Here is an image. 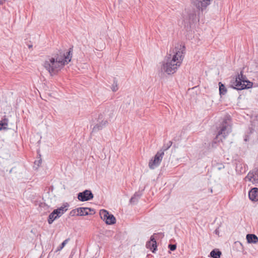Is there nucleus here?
I'll use <instances>...</instances> for the list:
<instances>
[{
	"mask_svg": "<svg viewBox=\"0 0 258 258\" xmlns=\"http://www.w3.org/2000/svg\"><path fill=\"white\" fill-rule=\"evenodd\" d=\"M73 55V47L64 52L59 50L53 57H49L43 63V67L51 76L56 74L71 60Z\"/></svg>",
	"mask_w": 258,
	"mask_h": 258,
	"instance_id": "nucleus-1",
	"label": "nucleus"
},
{
	"mask_svg": "<svg viewBox=\"0 0 258 258\" xmlns=\"http://www.w3.org/2000/svg\"><path fill=\"white\" fill-rule=\"evenodd\" d=\"M185 53V46L181 44L177 45L168 54L166 62L163 63L161 70L168 75L175 73L180 66Z\"/></svg>",
	"mask_w": 258,
	"mask_h": 258,
	"instance_id": "nucleus-2",
	"label": "nucleus"
},
{
	"mask_svg": "<svg viewBox=\"0 0 258 258\" xmlns=\"http://www.w3.org/2000/svg\"><path fill=\"white\" fill-rule=\"evenodd\" d=\"M253 83L248 80L242 72L238 74L235 78H233L230 81V86L233 89L241 90L249 89L252 87Z\"/></svg>",
	"mask_w": 258,
	"mask_h": 258,
	"instance_id": "nucleus-3",
	"label": "nucleus"
},
{
	"mask_svg": "<svg viewBox=\"0 0 258 258\" xmlns=\"http://www.w3.org/2000/svg\"><path fill=\"white\" fill-rule=\"evenodd\" d=\"M112 112L107 114L106 111L103 113H100L98 117L97 122L93 128L92 132H97L100 130H102L108 124V120L111 117V114Z\"/></svg>",
	"mask_w": 258,
	"mask_h": 258,
	"instance_id": "nucleus-4",
	"label": "nucleus"
},
{
	"mask_svg": "<svg viewBox=\"0 0 258 258\" xmlns=\"http://www.w3.org/2000/svg\"><path fill=\"white\" fill-rule=\"evenodd\" d=\"M231 132V126L228 123L226 120H223L222 122L221 128L219 131L218 134L216 138L214 139V141L212 143V146L213 147H215V145L217 142H219L220 140L222 141V139L221 137H222L223 139H225L226 137Z\"/></svg>",
	"mask_w": 258,
	"mask_h": 258,
	"instance_id": "nucleus-5",
	"label": "nucleus"
},
{
	"mask_svg": "<svg viewBox=\"0 0 258 258\" xmlns=\"http://www.w3.org/2000/svg\"><path fill=\"white\" fill-rule=\"evenodd\" d=\"M183 21L185 27H188L196 21V11L194 9H185L183 13Z\"/></svg>",
	"mask_w": 258,
	"mask_h": 258,
	"instance_id": "nucleus-6",
	"label": "nucleus"
},
{
	"mask_svg": "<svg viewBox=\"0 0 258 258\" xmlns=\"http://www.w3.org/2000/svg\"><path fill=\"white\" fill-rule=\"evenodd\" d=\"M67 210V206H61L54 210L48 216V223L51 224L55 220L59 218Z\"/></svg>",
	"mask_w": 258,
	"mask_h": 258,
	"instance_id": "nucleus-7",
	"label": "nucleus"
},
{
	"mask_svg": "<svg viewBox=\"0 0 258 258\" xmlns=\"http://www.w3.org/2000/svg\"><path fill=\"white\" fill-rule=\"evenodd\" d=\"M100 216L107 224L111 225L115 223L116 219L114 216L112 214H109L106 210H101Z\"/></svg>",
	"mask_w": 258,
	"mask_h": 258,
	"instance_id": "nucleus-8",
	"label": "nucleus"
},
{
	"mask_svg": "<svg viewBox=\"0 0 258 258\" xmlns=\"http://www.w3.org/2000/svg\"><path fill=\"white\" fill-rule=\"evenodd\" d=\"M164 155V153L163 152H158L155 155L154 159H151L149 162V167L151 169H154L157 167H158Z\"/></svg>",
	"mask_w": 258,
	"mask_h": 258,
	"instance_id": "nucleus-9",
	"label": "nucleus"
},
{
	"mask_svg": "<svg viewBox=\"0 0 258 258\" xmlns=\"http://www.w3.org/2000/svg\"><path fill=\"white\" fill-rule=\"evenodd\" d=\"M213 0H191L192 4L199 10L203 11L210 5Z\"/></svg>",
	"mask_w": 258,
	"mask_h": 258,
	"instance_id": "nucleus-10",
	"label": "nucleus"
},
{
	"mask_svg": "<svg viewBox=\"0 0 258 258\" xmlns=\"http://www.w3.org/2000/svg\"><path fill=\"white\" fill-rule=\"evenodd\" d=\"M93 198V194L91 190L86 189L84 191L79 192L78 195V199L82 202L88 201Z\"/></svg>",
	"mask_w": 258,
	"mask_h": 258,
	"instance_id": "nucleus-11",
	"label": "nucleus"
},
{
	"mask_svg": "<svg viewBox=\"0 0 258 258\" xmlns=\"http://www.w3.org/2000/svg\"><path fill=\"white\" fill-rule=\"evenodd\" d=\"M245 179L254 184L258 183V168H254L252 171H250L245 177Z\"/></svg>",
	"mask_w": 258,
	"mask_h": 258,
	"instance_id": "nucleus-12",
	"label": "nucleus"
},
{
	"mask_svg": "<svg viewBox=\"0 0 258 258\" xmlns=\"http://www.w3.org/2000/svg\"><path fill=\"white\" fill-rule=\"evenodd\" d=\"M146 247L147 248H149L153 252H155L156 250L157 242L154 235H152L150 237V241L147 242Z\"/></svg>",
	"mask_w": 258,
	"mask_h": 258,
	"instance_id": "nucleus-13",
	"label": "nucleus"
},
{
	"mask_svg": "<svg viewBox=\"0 0 258 258\" xmlns=\"http://www.w3.org/2000/svg\"><path fill=\"white\" fill-rule=\"evenodd\" d=\"M249 199L252 201H258V188L254 187L252 188L248 193Z\"/></svg>",
	"mask_w": 258,
	"mask_h": 258,
	"instance_id": "nucleus-14",
	"label": "nucleus"
},
{
	"mask_svg": "<svg viewBox=\"0 0 258 258\" xmlns=\"http://www.w3.org/2000/svg\"><path fill=\"white\" fill-rule=\"evenodd\" d=\"M79 216H86L89 214H92L95 213L93 209H91L88 208H79Z\"/></svg>",
	"mask_w": 258,
	"mask_h": 258,
	"instance_id": "nucleus-15",
	"label": "nucleus"
},
{
	"mask_svg": "<svg viewBox=\"0 0 258 258\" xmlns=\"http://www.w3.org/2000/svg\"><path fill=\"white\" fill-rule=\"evenodd\" d=\"M246 238L248 243H256L258 242V237L255 234H248L246 235Z\"/></svg>",
	"mask_w": 258,
	"mask_h": 258,
	"instance_id": "nucleus-16",
	"label": "nucleus"
},
{
	"mask_svg": "<svg viewBox=\"0 0 258 258\" xmlns=\"http://www.w3.org/2000/svg\"><path fill=\"white\" fill-rule=\"evenodd\" d=\"M8 119L6 118L2 119L0 121V131L5 130L8 128Z\"/></svg>",
	"mask_w": 258,
	"mask_h": 258,
	"instance_id": "nucleus-17",
	"label": "nucleus"
},
{
	"mask_svg": "<svg viewBox=\"0 0 258 258\" xmlns=\"http://www.w3.org/2000/svg\"><path fill=\"white\" fill-rule=\"evenodd\" d=\"M221 254V252L219 250L215 249L211 251L210 254L212 258H220Z\"/></svg>",
	"mask_w": 258,
	"mask_h": 258,
	"instance_id": "nucleus-18",
	"label": "nucleus"
},
{
	"mask_svg": "<svg viewBox=\"0 0 258 258\" xmlns=\"http://www.w3.org/2000/svg\"><path fill=\"white\" fill-rule=\"evenodd\" d=\"M142 193L141 192H136L133 197L131 198L130 199V203L132 204H134L137 202L138 199L141 197Z\"/></svg>",
	"mask_w": 258,
	"mask_h": 258,
	"instance_id": "nucleus-19",
	"label": "nucleus"
},
{
	"mask_svg": "<svg viewBox=\"0 0 258 258\" xmlns=\"http://www.w3.org/2000/svg\"><path fill=\"white\" fill-rule=\"evenodd\" d=\"M219 93L220 95H225L227 92V89L222 83L220 82L219 83Z\"/></svg>",
	"mask_w": 258,
	"mask_h": 258,
	"instance_id": "nucleus-20",
	"label": "nucleus"
},
{
	"mask_svg": "<svg viewBox=\"0 0 258 258\" xmlns=\"http://www.w3.org/2000/svg\"><path fill=\"white\" fill-rule=\"evenodd\" d=\"M172 142L171 141H168L167 143L164 144L162 147V149L159 152H163L164 153V151L167 150L172 145Z\"/></svg>",
	"mask_w": 258,
	"mask_h": 258,
	"instance_id": "nucleus-21",
	"label": "nucleus"
},
{
	"mask_svg": "<svg viewBox=\"0 0 258 258\" xmlns=\"http://www.w3.org/2000/svg\"><path fill=\"white\" fill-rule=\"evenodd\" d=\"M117 81L115 78L113 79V83L112 85L111 90L113 92H116L118 90Z\"/></svg>",
	"mask_w": 258,
	"mask_h": 258,
	"instance_id": "nucleus-22",
	"label": "nucleus"
},
{
	"mask_svg": "<svg viewBox=\"0 0 258 258\" xmlns=\"http://www.w3.org/2000/svg\"><path fill=\"white\" fill-rule=\"evenodd\" d=\"M69 240H70V238H68V239H66L65 240H64L61 243L60 245L57 247V251H59V250H61L64 247V246L68 243V242H69Z\"/></svg>",
	"mask_w": 258,
	"mask_h": 258,
	"instance_id": "nucleus-23",
	"label": "nucleus"
},
{
	"mask_svg": "<svg viewBox=\"0 0 258 258\" xmlns=\"http://www.w3.org/2000/svg\"><path fill=\"white\" fill-rule=\"evenodd\" d=\"M79 208L74 209L70 212V215L71 216H79Z\"/></svg>",
	"mask_w": 258,
	"mask_h": 258,
	"instance_id": "nucleus-24",
	"label": "nucleus"
},
{
	"mask_svg": "<svg viewBox=\"0 0 258 258\" xmlns=\"http://www.w3.org/2000/svg\"><path fill=\"white\" fill-rule=\"evenodd\" d=\"M168 248L170 249V250L174 251L176 248V245L175 244H170L168 245Z\"/></svg>",
	"mask_w": 258,
	"mask_h": 258,
	"instance_id": "nucleus-25",
	"label": "nucleus"
},
{
	"mask_svg": "<svg viewBox=\"0 0 258 258\" xmlns=\"http://www.w3.org/2000/svg\"><path fill=\"white\" fill-rule=\"evenodd\" d=\"M244 140V141L247 142L249 140L248 136L246 135Z\"/></svg>",
	"mask_w": 258,
	"mask_h": 258,
	"instance_id": "nucleus-26",
	"label": "nucleus"
},
{
	"mask_svg": "<svg viewBox=\"0 0 258 258\" xmlns=\"http://www.w3.org/2000/svg\"><path fill=\"white\" fill-rule=\"evenodd\" d=\"M6 0H0V5H3Z\"/></svg>",
	"mask_w": 258,
	"mask_h": 258,
	"instance_id": "nucleus-27",
	"label": "nucleus"
},
{
	"mask_svg": "<svg viewBox=\"0 0 258 258\" xmlns=\"http://www.w3.org/2000/svg\"><path fill=\"white\" fill-rule=\"evenodd\" d=\"M28 47H29V48H32V45H31H31H28Z\"/></svg>",
	"mask_w": 258,
	"mask_h": 258,
	"instance_id": "nucleus-28",
	"label": "nucleus"
},
{
	"mask_svg": "<svg viewBox=\"0 0 258 258\" xmlns=\"http://www.w3.org/2000/svg\"><path fill=\"white\" fill-rule=\"evenodd\" d=\"M215 233H216V234H217V233H218V230H216L215 231Z\"/></svg>",
	"mask_w": 258,
	"mask_h": 258,
	"instance_id": "nucleus-29",
	"label": "nucleus"
},
{
	"mask_svg": "<svg viewBox=\"0 0 258 258\" xmlns=\"http://www.w3.org/2000/svg\"><path fill=\"white\" fill-rule=\"evenodd\" d=\"M38 163H41V160H39V161H38Z\"/></svg>",
	"mask_w": 258,
	"mask_h": 258,
	"instance_id": "nucleus-30",
	"label": "nucleus"
}]
</instances>
